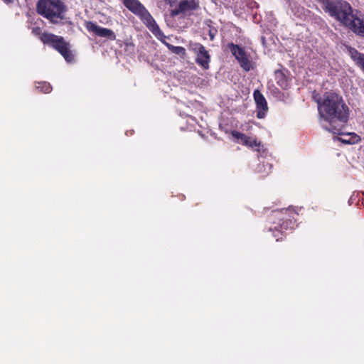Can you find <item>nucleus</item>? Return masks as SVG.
<instances>
[{"instance_id":"nucleus-9","label":"nucleus","mask_w":364,"mask_h":364,"mask_svg":"<svg viewBox=\"0 0 364 364\" xmlns=\"http://www.w3.org/2000/svg\"><path fill=\"white\" fill-rule=\"evenodd\" d=\"M85 28L89 32L93 33L97 36L105 38L109 41L116 39V34L112 30L100 26L92 21H86Z\"/></svg>"},{"instance_id":"nucleus-22","label":"nucleus","mask_w":364,"mask_h":364,"mask_svg":"<svg viewBox=\"0 0 364 364\" xmlns=\"http://www.w3.org/2000/svg\"><path fill=\"white\" fill-rule=\"evenodd\" d=\"M5 4H9L14 2V0H2Z\"/></svg>"},{"instance_id":"nucleus-1","label":"nucleus","mask_w":364,"mask_h":364,"mask_svg":"<svg viewBox=\"0 0 364 364\" xmlns=\"http://www.w3.org/2000/svg\"><path fill=\"white\" fill-rule=\"evenodd\" d=\"M318 105L321 117L328 122L326 129L335 134H341L343 124L348 120L350 109L343 97L338 94L328 91L322 97H314Z\"/></svg>"},{"instance_id":"nucleus-20","label":"nucleus","mask_w":364,"mask_h":364,"mask_svg":"<svg viewBox=\"0 0 364 364\" xmlns=\"http://www.w3.org/2000/svg\"><path fill=\"white\" fill-rule=\"evenodd\" d=\"M317 1L322 4V5L323 6V9L325 11L328 9V5L332 4V1H333V0H317Z\"/></svg>"},{"instance_id":"nucleus-18","label":"nucleus","mask_w":364,"mask_h":364,"mask_svg":"<svg viewBox=\"0 0 364 364\" xmlns=\"http://www.w3.org/2000/svg\"><path fill=\"white\" fill-rule=\"evenodd\" d=\"M232 135L235 138L240 139L243 145H245V142H247V141L249 140V137H250V136L245 135V134H242L237 131H232Z\"/></svg>"},{"instance_id":"nucleus-16","label":"nucleus","mask_w":364,"mask_h":364,"mask_svg":"<svg viewBox=\"0 0 364 364\" xmlns=\"http://www.w3.org/2000/svg\"><path fill=\"white\" fill-rule=\"evenodd\" d=\"M166 46L170 51L173 53L180 55L181 58H184L186 55V49L182 46H176L170 43H165Z\"/></svg>"},{"instance_id":"nucleus-12","label":"nucleus","mask_w":364,"mask_h":364,"mask_svg":"<svg viewBox=\"0 0 364 364\" xmlns=\"http://www.w3.org/2000/svg\"><path fill=\"white\" fill-rule=\"evenodd\" d=\"M360 13L353 18V22L348 28L356 36L364 38V17Z\"/></svg>"},{"instance_id":"nucleus-6","label":"nucleus","mask_w":364,"mask_h":364,"mask_svg":"<svg viewBox=\"0 0 364 364\" xmlns=\"http://www.w3.org/2000/svg\"><path fill=\"white\" fill-rule=\"evenodd\" d=\"M326 12L348 29L353 22V18L360 14L357 10L354 12L351 5L344 0H333Z\"/></svg>"},{"instance_id":"nucleus-21","label":"nucleus","mask_w":364,"mask_h":364,"mask_svg":"<svg viewBox=\"0 0 364 364\" xmlns=\"http://www.w3.org/2000/svg\"><path fill=\"white\" fill-rule=\"evenodd\" d=\"M167 1L171 6H173V4L176 3V0H165Z\"/></svg>"},{"instance_id":"nucleus-11","label":"nucleus","mask_w":364,"mask_h":364,"mask_svg":"<svg viewBox=\"0 0 364 364\" xmlns=\"http://www.w3.org/2000/svg\"><path fill=\"white\" fill-rule=\"evenodd\" d=\"M198 7V4L195 0H182L179 2L178 7L171 11V16H176L180 14L193 11Z\"/></svg>"},{"instance_id":"nucleus-3","label":"nucleus","mask_w":364,"mask_h":364,"mask_svg":"<svg viewBox=\"0 0 364 364\" xmlns=\"http://www.w3.org/2000/svg\"><path fill=\"white\" fill-rule=\"evenodd\" d=\"M36 11L53 24H63L66 18L67 6L61 0H39Z\"/></svg>"},{"instance_id":"nucleus-19","label":"nucleus","mask_w":364,"mask_h":364,"mask_svg":"<svg viewBox=\"0 0 364 364\" xmlns=\"http://www.w3.org/2000/svg\"><path fill=\"white\" fill-rule=\"evenodd\" d=\"M245 145L251 148L259 147L261 141H258L256 138L249 137V140L245 142Z\"/></svg>"},{"instance_id":"nucleus-2","label":"nucleus","mask_w":364,"mask_h":364,"mask_svg":"<svg viewBox=\"0 0 364 364\" xmlns=\"http://www.w3.org/2000/svg\"><path fill=\"white\" fill-rule=\"evenodd\" d=\"M298 215L292 207L272 211L269 222L272 225L268 228V230L273 232V236L277 237V241L282 239L283 231L291 230L295 227L296 217Z\"/></svg>"},{"instance_id":"nucleus-15","label":"nucleus","mask_w":364,"mask_h":364,"mask_svg":"<svg viewBox=\"0 0 364 364\" xmlns=\"http://www.w3.org/2000/svg\"><path fill=\"white\" fill-rule=\"evenodd\" d=\"M349 53L350 58L356 65L364 70V53H360L355 48H350Z\"/></svg>"},{"instance_id":"nucleus-17","label":"nucleus","mask_w":364,"mask_h":364,"mask_svg":"<svg viewBox=\"0 0 364 364\" xmlns=\"http://www.w3.org/2000/svg\"><path fill=\"white\" fill-rule=\"evenodd\" d=\"M36 89L38 92L50 93L52 91V87L47 82H38L36 83Z\"/></svg>"},{"instance_id":"nucleus-4","label":"nucleus","mask_w":364,"mask_h":364,"mask_svg":"<svg viewBox=\"0 0 364 364\" xmlns=\"http://www.w3.org/2000/svg\"><path fill=\"white\" fill-rule=\"evenodd\" d=\"M32 33L39 36L43 44L48 45L58 51L67 62L70 63L73 61L74 56L70 50V44L63 36L48 32H42L41 28L38 26L32 28Z\"/></svg>"},{"instance_id":"nucleus-5","label":"nucleus","mask_w":364,"mask_h":364,"mask_svg":"<svg viewBox=\"0 0 364 364\" xmlns=\"http://www.w3.org/2000/svg\"><path fill=\"white\" fill-rule=\"evenodd\" d=\"M124 6L132 13L139 16L146 27L158 38H165L154 18L139 0H123Z\"/></svg>"},{"instance_id":"nucleus-7","label":"nucleus","mask_w":364,"mask_h":364,"mask_svg":"<svg viewBox=\"0 0 364 364\" xmlns=\"http://www.w3.org/2000/svg\"><path fill=\"white\" fill-rule=\"evenodd\" d=\"M228 48L230 49L232 55L239 63L241 68L245 72H249L253 69L252 62L250 60V55L248 54L245 48L234 43H229Z\"/></svg>"},{"instance_id":"nucleus-10","label":"nucleus","mask_w":364,"mask_h":364,"mask_svg":"<svg viewBox=\"0 0 364 364\" xmlns=\"http://www.w3.org/2000/svg\"><path fill=\"white\" fill-rule=\"evenodd\" d=\"M253 97L257 106V117L262 119L265 117L266 112L268 110L267 100L259 90L254 91Z\"/></svg>"},{"instance_id":"nucleus-14","label":"nucleus","mask_w":364,"mask_h":364,"mask_svg":"<svg viewBox=\"0 0 364 364\" xmlns=\"http://www.w3.org/2000/svg\"><path fill=\"white\" fill-rule=\"evenodd\" d=\"M204 31H206L210 41H213L218 35V28L215 26L214 23L212 20L208 19L205 21Z\"/></svg>"},{"instance_id":"nucleus-8","label":"nucleus","mask_w":364,"mask_h":364,"mask_svg":"<svg viewBox=\"0 0 364 364\" xmlns=\"http://www.w3.org/2000/svg\"><path fill=\"white\" fill-rule=\"evenodd\" d=\"M188 49L196 55V63L204 70L209 68L210 55L205 46L197 42H189Z\"/></svg>"},{"instance_id":"nucleus-13","label":"nucleus","mask_w":364,"mask_h":364,"mask_svg":"<svg viewBox=\"0 0 364 364\" xmlns=\"http://www.w3.org/2000/svg\"><path fill=\"white\" fill-rule=\"evenodd\" d=\"M287 69H279L274 71V77L277 85L283 89L288 87V78Z\"/></svg>"}]
</instances>
